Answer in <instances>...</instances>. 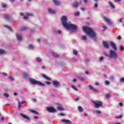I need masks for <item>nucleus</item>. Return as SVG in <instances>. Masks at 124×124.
I'll return each mask as SVG.
<instances>
[{"label":"nucleus","instance_id":"nucleus-1","mask_svg":"<svg viewBox=\"0 0 124 124\" xmlns=\"http://www.w3.org/2000/svg\"><path fill=\"white\" fill-rule=\"evenodd\" d=\"M82 30L87 34L90 35V37H92L94 40L97 39V37H96L95 32H94L92 28H90L87 26H83L82 27Z\"/></svg>","mask_w":124,"mask_h":124},{"label":"nucleus","instance_id":"nucleus-2","mask_svg":"<svg viewBox=\"0 0 124 124\" xmlns=\"http://www.w3.org/2000/svg\"><path fill=\"white\" fill-rule=\"evenodd\" d=\"M29 81L32 85H38L39 86H42V87H45V84L41 81H37L36 79H34L32 78H30Z\"/></svg>","mask_w":124,"mask_h":124},{"label":"nucleus","instance_id":"nucleus-3","mask_svg":"<svg viewBox=\"0 0 124 124\" xmlns=\"http://www.w3.org/2000/svg\"><path fill=\"white\" fill-rule=\"evenodd\" d=\"M61 21L62 23V26L64 27V28H66L67 26L70 22H67V16H63L61 17Z\"/></svg>","mask_w":124,"mask_h":124},{"label":"nucleus","instance_id":"nucleus-4","mask_svg":"<svg viewBox=\"0 0 124 124\" xmlns=\"http://www.w3.org/2000/svg\"><path fill=\"white\" fill-rule=\"evenodd\" d=\"M105 56L108 58H109V59H111V58H112L113 59H117V58H118V55H117L116 52H115V51H113L112 50H109V56L107 53L105 54Z\"/></svg>","mask_w":124,"mask_h":124},{"label":"nucleus","instance_id":"nucleus-5","mask_svg":"<svg viewBox=\"0 0 124 124\" xmlns=\"http://www.w3.org/2000/svg\"><path fill=\"white\" fill-rule=\"evenodd\" d=\"M66 29H70L72 31H76L78 30V27L75 24H71V22H70L66 27Z\"/></svg>","mask_w":124,"mask_h":124},{"label":"nucleus","instance_id":"nucleus-6","mask_svg":"<svg viewBox=\"0 0 124 124\" xmlns=\"http://www.w3.org/2000/svg\"><path fill=\"white\" fill-rule=\"evenodd\" d=\"M92 103L94 104L95 108H99V107H102L103 106V103L102 102L99 100L92 101Z\"/></svg>","mask_w":124,"mask_h":124},{"label":"nucleus","instance_id":"nucleus-7","mask_svg":"<svg viewBox=\"0 0 124 124\" xmlns=\"http://www.w3.org/2000/svg\"><path fill=\"white\" fill-rule=\"evenodd\" d=\"M46 110H47L48 112H50V113H56V112H57V110L55 109V108L51 107H46Z\"/></svg>","mask_w":124,"mask_h":124},{"label":"nucleus","instance_id":"nucleus-8","mask_svg":"<svg viewBox=\"0 0 124 124\" xmlns=\"http://www.w3.org/2000/svg\"><path fill=\"white\" fill-rule=\"evenodd\" d=\"M110 45L111 47L112 48V49L116 52L117 51V46H116V44H114V42L110 41Z\"/></svg>","mask_w":124,"mask_h":124},{"label":"nucleus","instance_id":"nucleus-9","mask_svg":"<svg viewBox=\"0 0 124 124\" xmlns=\"http://www.w3.org/2000/svg\"><path fill=\"white\" fill-rule=\"evenodd\" d=\"M57 105L58 106L57 107V110H59V111H64V108H62V104L57 103Z\"/></svg>","mask_w":124,"mask_h":124},{"label":"nucleus","instance_id":"nucleus-10","mask_svg":"<svg viewBox=\"0 0 124 124\" xmlns=\"http://www.w3.org/2000/svg\"><path fill=\"white\" fill-rule=\"evenodd\" d=\"M104 21L108 25H112V21H111V20L108 18H107L106 16L104 17Z\"/></svg>","mask_w":124,"mask_h":124},{"label":"nucleus","instance_id":"nucleus-11","mask_svg":"<svg viewBox=\"0 0 124 124\" xmlns=\"http://www.w3.org/2000/svg\"><path fill=\"white\" fill-rule=\"evenodd\" d=\"M53 85L56 87H61V84H60V83L58 82V81H52Z\"/></svg>","mask_w":124,"mask_h":124},{"label":"nucleus","instance_id":"nucleus-12","mask_svg":"<svg viewBox=\"0 0 124 124\" xmlns=\"http://www.w3.org/2000/svg\"><path fill=\"white\" fill-rule=\"evenodd\" d=\"M19 115L20 116H21V117L24 119H26V120L30 121V117H29V116H27V115L22 113H19Z\"/></svg>","mask_w":124,"mask_h":124},{"label":"nucleus","instance_id":"nucleus-13","mask_svg":"<svg viewBox=\"0 0 124 124\" xmlns=\"http://www.w3.org/2000/svg\"><path fill=\"white\" fill-rule=\"evenodd\" d=\"M103 45L106 49H109V45H108V43L107 42L104 41L103 42Z\"/></svg>","mask_w":124,"mask_h":124},{"label":"nucleus","instance_id":"nucleus-14","mask_svg":"<svg viewBox=\"0 0 124 124\" xmlns=\"http://www.w3.org/2000/svg\"><path fill=\"white\" fill-rule=\"evenodd\" d=\"M26 16H24L23 17L24 19L25 20H27V19L29 18V16H32L33 15L32 14H29L28 13H26Z\"/></svg>","mask_w":124,"mask_h":124},{"label":"nucleus","instance_id":"nucleus-15","mask_svg":"<svg viewBox=\"0 0 124 124\" xmlns=\"http://www.w3.org/2000/svg\"><path fill=\"white\" fill-rule=\"evenodd\" d=\"M42 77H43V78H45V79H46V80H48V81L51 80V78H49V77L47 76L46 75L44 74H42Z\"/></svg>","mask_w":124,"mask_h":124},{"label":"nucleus","instance_id":"nucleus-16","mask_svg":"<svg viewBox=\"0 0 124 124\" xmlns=\"http://www.w3.org/2000/svg\"><path fill=\"white\" fill-rule=\"evenodd\" d=\"M53 2L56 6H59L60 4V1H59L58 0H53Z\"/></svg>","mask_w":124,"mask_h":124},{"label":"nucleus","instance_id":"nucleus-17","mask_svg":"<svg viewBox=\"0 0 124 124\" xmlns=\"http://www.w3.org/2000/svg\"><path fill=\"white\" fill-rule=\"evenodd\" d=\"M89 88L90 90H91V91H93V92H97V90L96 89H95V88L93 87V86H92V85H89Z\"/></svg>","mask_w":124,"mask_h":124},{"label":"nucleus","instance_id":"nucleus-18","mask_svg":"<svg viewBox=\"0 0 124 124\" xmlns=\"http://www.w3.org/2000/svg\"><path fill=\"white\" fill-rule=\"evenodd\" d=\"M29 76L30 75L28 73H24L23 74V78H24V79H26V78H29Z\"/></svg>","mask_w":124,"mask_h":124},{"label":"nucleus","instance_id":"nucleus-19","mask_svg":"<svg viewBox=\"0 0 124 124\" xmlns=\"http://www.w3.org/2000/svg\"><path fill=\"white\" fill-rule=\"evenodd\" d=\"M16 38L19 41H21V40L22 39V36L18 34H16Z\"/></svg>","mask_w":124,"mask_h":124},{"label":"nucleus","instance_id":"nucleus-20","mask_svg":"<svg viewBox=\"0 0 124 124\" xmlns=\"http://www.w3.org/2000/svg\"><path fill=\"white\" fill-rule=\"evenodd\" d=\"M48 12H49V13L51 14H55L56 12L52 9H48Z\"/></svg>","mask_w":124,"mask_h":124},{"label":"nucleus","instance_id":"nucleus-21","mask_svg":"<svg viewBox=\"0 0 124 124\" xmlns=\"http://www.w3.org/2000/svg\"><path fill=\"white\" fill-rule=\"evenodd\" d=\"M108 4L110 5V7H111V8L115 9V6H114V4H113V3H112V2L111 1H108Z\"/></svg>","mask_w":124,"mask_h":124},{"label":"nucleus","instance_id":"nucleus-22","mask_svg":"<svg viewBox=\"0 0 124 124\" xmlns=\"http://www.w3.org/2000/svg\"><path fill=\"white\" fill-rule=\"evenodd\" d=\"M52 55L54 58H59V57H60L59 54L55 53V52H52Z\"/></svg>","mask_w":124,"mask_h":124},{"label":"nucleus","instance_id":"nucleus-23","mask_svg":"<svg viewBox=\"0 0 124 124\" xmlns=\"http://www.w3.org/2000/svg\"><path fill=\"white\" fill-rule=\"evenodd\" d=\"M79 5V3H78L77 2H75L73 4V7L75 8H77L78 7V6Z\"/></svg>","mask_w":124,"mask_h":124},{"label":"nucleus","instance_id":"nucleus-24","mask_svg":"<svg viewBox=\"0 0 124 124\" xmlns=\"http://www.w3.org/2000/svg\"><path fill=\"white\" fill-rule=\"evenodd\" d=\"M3 17L4 19H6V20H8V19H10V16L7 15H4Z\"/></svg>","mask_w":124,"mask_h":124},{"label":"nucleus","instance_id":"nucleus-25","mask_svg":"<svg viewBox=\"0 0 124 124\" xmlns=\"http://www.w3.org/2000/svg\"><path fill=\"white\" fill-rule=\"evenodd\" d=\"M62 122H63V123H69L70 124L71 123V121L66 119H62Z\"/></svg>","mask_w":124,"mask_h":124},{"label":"nucleus","instance_id":"nucleus-26","mask_svg":"<svg viewBox=\"0 0 124 124\" xmlns=\"http://www.w3.org/2000/svg\"><path fill=\"white\" fill-rule=\"evenodd\" d=\"M27 30H28V27H22V28L20 29V30H21L22 31H27Z\"/></svg>","mask_w":124,"mask_h":124},{"label":"nucleus","instance_id":"nucleus-27","mask_svg":"<svg viewBox=\"0 0 124 124\" xmlns=\"http://www.w3.org/2000/svg\"><path fill=\"white\" fill-rule=\"evenodd\" d=\"M36 61L38 62H42V59H41V58H40V57H37L36 58Z\"/></svg>","mask_w":124,"mask_h":124},{"label":"nucleus","instance_id":"nucleus-28","mask_svg":"<svg viewBox=\"0 0 124 124\" xmlns=\"http://www.w3.org/2000/svg\"><path fill=\"white\" fill-rule=\"evenodd\" d=\"M30 112H31V113H33V114H35V115H38V112H36L35 110L31 109Z\"/></svg>","mask_w":124,"mask_h":124},{"label":"nucleus","instance_id":"nucleus-29","mask_svg":"<svg viewBox=\"0 0 124 124\" xmlns=\"http://www.w3.org/2000/svg\"><path fill=\"white\" fill-rule=\"evenodd\" d=\"M78 111H79L80 112H83V111H84L83 108H82L81 107H78Z\"/></svg>","mask_w":124,"mask_h":124},{"label":"nucleus","instance_id":"nucleus-30","mask_svg":"<svg viewBox=\"0 0 124 124\" xmlns=\"http://www.w3.org/2000/svg\"><path fill=\"white\" fill-rule=\"evenodd\" d=\"M93 113H94V114H95L96 113L97 114H101V111H99V110H94V111H93Z\"/></svg>","mask_w":124,"mask_h":124},{"label":"nucleus","instance_id":"nucleus-31","mask_svg":"<svg viewBox=\"0 0 124 124\" xmlns=\"http://www.w3.org/2000/svg\"><path fill=\"white\" fill-rule=\"evenodd\" d=\"M73 54H74V55H75L76 56L78 54V52H77V51H76V50L74 49L73 50Z\"/></svg>","mask_w":124,"mask_h":124},{"label":"nucleus","instance_id":"nucleus-32","mask_svg":"<svg viewBox=\"0 0 124 124\" xmlns=\"http://www.w3.org/2000/svg\"><path fill=\"white\" fill-rule=\"evenodd\" d=\"M9 79L10 81H14V78L12 76H10Z\"/></svg>","mask_w":124,"mask_h":124},{"label":"nucleus","instance_id":"nucleus-33","mask_svg":"<svg viewBox=\"0 0 124 124\" xmlns=\"http://www.w3.org/2000/svg\"><path fill=\"white\" fill-rule=\"evenodd\" d=\"M0 54H5V51L3 49H0Z\"/></svg>","mask_w":124,"mask_h":124},{"label":"nucleus","instance_id":"nucleus-34","mask_svg":"<svg viewBox=\"0 0 124 124\" xmlns=\"http://www.w3.org/2000/svg\"><path fill=\"white\" fill-rule=\"evenodd\" d=\"M82 39L83 40H86L87 39V36H86L85 35H83L82 36Z\"/></svg>","mask_w":124,"mask_h":124},{"label":"nucleus","instance_id":"nucleus-35","mask_svg":"<svg viewBox=\"0 0 124 124\" xmlns=\"http://www.w3.org/2000/svg\"><path fill=\"white\" fill-rule=\"evenodd\" d=\"M75 16H79V15H80V12H77L75 13Z\"/></svg>","mask_w":124,"mask_h":124},{"label":"nucleus","instance_id":"nucleus-36","mask_svg":"<svg viewBox=\"0 0 124 124\" xmlns=\"http://www.w3.org/2000/svg\"><path fill=\"white\" fill-rule=\"evenodd\" d=\"M105 83L106 85H109V84H110V82L108 80H106Z\"/></svg>","mask_w":124,"mask_h":124},{"label":"nucleus","instance_id":"nucleus-37","mask_svg":"<svg viewBox=\"0 0 124 124\" xmlns=\"http://www.w3.org/2000/svg\"><path fill=\"white\" fill-rule=\"evenodd\" d=\"M113 79H114V76H110V77L109 78V80H113Z\"/></svg>","mask_w":124,"mask_h":124},{"label":"nucleus","instance_id":"nucleus-38","mask_svg":"<svg viewBox=\"0 0 124 124\" xmlns=\"http://www.w3.org/2000/svg\"><path fill=\"white\" fill-rule=\"evenodd\" d=\"M29 48H31V49H34V47L31 45H29Z\"/></svg>","mask_w":124,"mask_h":124},{"label":"nucleus","instance_id":"nucleus-39","mask_svg":"<svg viewBox=\"0 0 124 124\" xmlns=\"http://www.w3.org/2000/svg\"><path fill=\"white\" fill-rule=\"evenodd\" d=\"M111 95H110V94H106V97L107 98H109V97H110Z\"/></svg>","mask_w":124,"mask_h":124},{"label":"nucleus","instance_id":"nucleus-40","mask_svg":"<svg viewBox=\"0 0 124 124\" xmlns=\"http://www.w3.org/2000/svg\"><path fill=\"white\" fill-rule=\"evenodd\" d=\"M4 96H5V97H8L9 96V95H8V94L5 93H4Z\"/></svg>","mask_w":124,"mask_h":124},{"label":"nucleus","instance_id":"nucleus-41","mask_svg":"<svg viewBox=\"0 0 124 124\" xmlns=\"http://www.w3.org/2000/svg\"><path fill=\"white\" fill-rule=\"evenodd\" d=\"M97 6H98V5L97 4V3H95L94 4V7L95 8H97Z\"/></svg>","mask_w":124,"mask_h":124},{"label":"nucleus","instance_id":"nucleus-42","mask_svg":"<svg viewBox=\"0 0 124 124\" xmlns=\"http://www.w3.org/2000/svg\"><path fill=\"white\" fill-rule=\"evenodd\" d=\"M120 82H124V78H122L120 79Z\"/></svg>","mask_w":124,"mask_h":124},{"label":"nucleus","instance_id":"nucleus-43","mask_svg":"<svg viewBox=\"0 0 124 124\" xmlns=\"http://www.w3.org/2000/svg\"><path fill=\"white\" fill-rule=\"evenodd\" d=\"M123 117L122 115H120L118 117H116V119H121V118H122Z\"/></svg>","mask_w":124,"mask_h":124},{"label":"nucleus","instance_id":"nucleus-44","mask_svg":"<svg viewBox=\"0 0 124 124\" xmlns=\"http://www.w3.org/2000/svg\"><path fill=\"white\" fill-rule=\"evenodd\" d=\"M78 78L79 79V80H80V81H84V78L79 77Z\"/></svg>","mask_w":124,"mask_h":124},{"label":"nucleus","instance_id":"nucleus-45","mask_svg":"<svg viewBox=\"0 0 124 124\" xmlns=\"http://www.w3.org/2000/svg\"><path fill=\"white\" fill-rule=\"evenodd\" d=\"M124 46H120V50H121V51H124Z\"/></svg>","mask_w":124,"mask_h":124},{"label":"nucleus","instance_id":"nucleus-46","mask_svg":"<svg viewBox=\"0 0 124 124\" xmlns=\"http://www.w3.org/2000/svg\"><path fill=\"white\" fill-rule=\"evenodd\" d=\"M56 32L59 33V34H61V33H62V31L60 30H58Z\"/></svg>","mask_w":124,"mask_h":124},{"label":"nucleus","instance_id":"nucleus-47","mask_svg":"<svg viewBox=\"0 0 124 124\" xmlns=\"http://www.w3.org/2000/svg\"><path fill=\"white\" fill-rule=\"evenodd\" d=\"M21 106H22V105H21V104H20V103H19L18 106V108H19V109H20V108H21Z\"/></svg>","mask_w":124,"mask_h":124},{"label":"nucleus","instance_id":"nucleus-48","mask_svg":"<svg viewBox=\"0 0 124 124\" xmlns=\"http://www.w3.org/2000/svg\"><path fill=\"white\" fill-rule=\"evenodd\" d=\"M46 84H47V85H51V82H45Z\"/></svg>","mask_w":124,"mask_h":124},{"label":"nucleus","instance_id":"nucleus-49","mask_svg":"<svg viewBox=\"0 0 124 124\" xmlns=\"http://www.w3.org/2000/svg\"><path fill=\"white\" fill-rule=\"evenodd\" d=\"M118 39L119 40H121V39H122V37H121V36H118Z\"/></svg>","mask_w":124,"mask_h":124},{"label":"nucleus","instance_id":"nucleus-50","mask_svg":"<svg viewBox=\"0 0 124 124\" xmlns=\"http://www.w3.org/2000/svg\"><path fill=\"white\" fill-rule=\"evenodd\" d=\"M32 101H33L34 102H36V99H35V98H33L32 99Z\"/></svg>","mask_w":124,"mask_h":124},{"label":"nucleus","instance_id":"nucleus-51","mask_svg":"<svg viewBox=\"0 0 124 124\" xmlns=\"http://www.w3.org/2000/svg\"><path fill=\"white\" fill-rule=\"evenodd\" d=\"M72 88H73V89H74V90H75V91H77V89H76V88L75 87V86H72Z\"/></svg>","mask_w":124,"mask_h":124},{"label":"nucleus","instance_id":"nucleus-52","mask_svg":"<svg viewBox=\"0 0 124 124\" xmlns=\"http://www.w3.org/2000/svg\"><path fill=\"white\" fill-rule=\"evenodd\" d=\"M103 57H100V61H103Z\"/></svg>","mask_w":124,"mask_h":124},{"label":"nucleus","instance_id":"nucleus-53","mask_svg":"<svg viewBox=\"0 0 124 124\" xmlns=\"http://www.w3.org/2000/svg\"><path fill=\"white\" fill-rule=\"evenodd\" d=\"M80 8L81 10H82V11H84L85 10V8H84L80 7Z\"/></svg>","mask_w":124,"mask_h":124},{"label":"nucleus","instance_id":"nucleus-54","mask_svg":"<svg viewBox=\"0 0 124 124\" xmlns=\"http://www.w3.org/2000/svg\"><path fill=\"white\" fill-rule=\"evenodd\" d=\"M95 86H98V85H99V83H98V82H95Z\"/></svg>","mask_w":124,"mask_h":124},{"label":"nucleus","instance_id":"nucleus-55","mask_svg":"<svg viewBox=\"0 0 124 124\" xmlns=\"http://www.w3.org/2000/svg\"><path fill=\"white\" fill-rule=\"evenodd\" d=\"M103 29L104 30H106V29H107L106 26H103Z\"/></svg>","mask_w":124,"mask_h":124},{"label":"nucleus","instance_id":"nucleus-56","mask_svg":"<svg viewBox=\"0 0 124 124\" xmlns=\"http://www.w3.org/2000/svg\"><path fill=\"white\" fill-rule=\"evenodd\" d=\"M60 116H64V114H63V113H60Z\"/></svg>","mask_w":124,"mask_h":124},{"label":"nucleus","instance_id":"nucleus-57","mask_svg":"<svg viewBox=\"0 0 124 124\" xmlns=\"http://www.w3.org/2000/svg\"><path fill=\"white\" fill-rule=\"evenodd\" d=\"M2 74L3 75H4V76H7V74H6V73H3Z\"/></svg>","mask_w":124,"mask_h":124},{"label":"nucleus","instance_id":"nucleus-58","mask_svg":"<svg viewBox=\"0 0 124 124\" xmlns=\"http://www.w3.org/2000/svg\"><path fill=\"white\" fill-rule=\"evenodd\" d=\"M122 0H114L115 2H118V1H121Z\"/></svg>","mask_w":124,"mask_h":124},{"label":"nucleus","instance_id":"nucleus-59","mask_svg":"<svg viewBox=\"0 0 124 124\" xmlns=\"http://www.w3.org/2000/svg\"><path fill=\"white\" fill-rule=\"evenodd\" d=\"M13 94H14V95L16 96V95H17V93L15 92V93H13Z\"/></svg>","mask_w":124,"mask_h":124},{"label":"nucleus","instance_id":"nucleus-60","mask_svg":"<svg viewBox=\"0 0 124 124\" xmlns=\"http://www.w3.org/2000/svg\"><path fill=\"white\" fill-rule=\"evenodd\" d=\"M76 81H77L76 78H74V79H73V82H76Z\"/></svg>","mask_w":124,"mask_h":124},{"label":"nucleus","instance_id":"nucleus-61","mask_svg":"<svg viewBox=\"0 0 124 124\" xmlns=\"http://www.w3.org/2000/svg\"><path fill=\"white\" fill-rule=\"evenodd\" d=\"M6 6V4H4V5H2L3 8H5Z\"/></svg>","mask_w":124,"mask_h":124},{"label":"nucleus","instance_id":"nucleus-62","mask_svg":"<svg viewBox=\"0 0 124 124\" xmlns=\"http://www.w3.org/2000/svg\"><path fill=\"white\" fill-rule=\"evenodd\" d=\"M84 116L85 117H87V116H88V114H87V113H84Z\"/></svg>","mask_w":124,"mask_h":124},{"label":"nucleus","instance_id":"nucleus-63","mask_svg":"<svg viewBox=\"0 0 124 124\" xmlns=\"http://www.w3.org/2000/svg\"><path fill=\"white\" fill-rule=\"evenodd\" d=\"M20 16H23L24 15V13H20Z\"/></svg>","mask_w":124,"mask_h":124},{"label":"nucleus","instance_id":"nucleus-64","mask_svg":"<svg viewBox=\"0 0 124 124\" xmlns=\"http://www.w3.org/2000/svg\"><path fill=\"white\" fill-rule=\"evenodd\" d=\"M119 105H120V106H123V103H119Z\"/></svg>","mask_w":124,"mask_h":124}]
</instances>
